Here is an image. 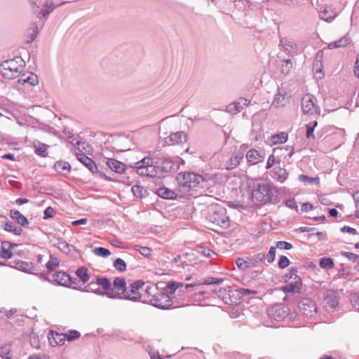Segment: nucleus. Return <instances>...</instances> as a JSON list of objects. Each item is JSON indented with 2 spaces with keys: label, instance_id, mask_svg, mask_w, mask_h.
<instances>
[{
  "label": "nucleus",
  "instance_id": "obj_61",
  "mask_svg": "<svg viewBox=\"0 0 359 359\" xmlns=\"http://www.w3.org/2000/svg\"><path fill=\"white\" fill-rule=\"evenodd\" d=\"M285 205L290 209H293V210L297 209V204L296 203V201L294 198H290V199L287 200L285 201Z\"/></svg>",
  "mask_w": 359,
  "mask_h": 359
},
{
  "label": "nucleus",
  "instance_id": "obj_1",
  "mask_svg": "<svg viewBox=\"0 0 359 359\" xmlns=\"http://www.w3.org/2000/svg\"><path fill=\"white\" fill-rule=\"evenodd\" d=\"M25 62L21 57L4 61L0 65V74L6 79H14L24 71Z\"/></svg>",
  "mask_w": 359,
  "mask_h": 359
},
{
  "label": "nucleus",
  "instance_id": "obj_16",
  "mask_svg": "<svg viewBox=\"0 0 359 359\" xmlns=\"http://www.w3.org/2000/svg\"><path fill=\"white\" fill-rule=\"evenodd\" d=\"M18 83L27 86H34L39 83V79L35 74L27 72L20 75Z\"/></svg>",
  "mask_w": 359,
  "mask_h": 359
},
{
  "label": "nucleus",
  "instance_id": "obj_19",
  "mask_svg": "<svg viewBox=\"0 0 359 359\" xmlns=\"http://www.w3.org/2000/svg\"><path fill=\"white\" fill-rule=\"evenodd\" d=\"M245 157L248 164L251 165H257L264 159V156L255 149L248 151Z\"/></svg>",
  "mask_w": 359,
  "mask_h": 359
},
{
  "label": "nucleus",
  "instance_id": "obj_26",
  "mask_svg": "<svg viewBox=\"0 0 359 359\" xmlns=\"http://www.w3.org/2000/svg\"><path fill=\"white\" fill-rule=\"evenodd\" d=\"M10 217L22 226H27L29 224L28 219L17 210H11Z\"/></svg>",
  "mask_w": 359,
  "mask_h": 359
},
{
  "label": "nucleus",
  "instance_id": "obj_24",
  "mask_svg": "<svg viewBox=\"0 0 359 359\" xmlns=\"http://www.w3.org/2000/svg\"><path fill=\"white\" fill-rule=\"evenodd\" d=\"M287 103V93L283 90L278 89L275 95L272 105L275 107H283Z\"/></svg>",
  "mask_w": 359,
  "mask_h": 359
},
{
  "label": "nucleus",
  "instance_id": "obj_37",
  "mask_svg": "<svg viewBox=\"0 0 359 359\" xmlns=\"http://www.w3.org/2000/svg\"><path fill=\"white\" fill-rule=\"evenodd\" d=\"M320 18L325 21H331L335 18V14L330 8H325L320 13Z\"/></svg>",
  "mask_w": 359,
  "mask_h": 359
},
{
  "label": "nucleus",
  "instance_id": "obj_8",
  "mask_svg": "<svg viewBox=\"0 0 359 359\" xmlns=\"http://www.w3.org/2000/svg\"><path fill=\"white\" fill-rule=\"evenodd\" d=\"M85 144L86 142H81L79 140L76 142L75 146L76 147V149L79 150V152L76 153V156L78 161H79L83 165L88 168L89 170H90L93 173L97 172L98 168L95 163L81 151V149H85Z\"/></svg>",
  "mask_w": 359,
  "mask_h": 359
},
{
  "label": "nucleus",
  "instance_id": "obj_30",
  "mask_svg": "<svg viewBox=\"0 0 359 359\" xmlns=\"http://www.w3.org/2000/svg\"><path fill=\"white\" fill-rule=\"evenodd\" d=\"M156 194L161 198L165 199H172L177 196L175 191L166 188L161 187L157 189Z\"/></svg>",
  "mask_w": 359,
  "mask_h": 359
},
{
  "label": "nucleus",
  "instance_id": "obj_5",
  "mask_svg": "<svg viewBox=\"0 0 359 359\" xmlns=\"http://www.w3.org/2000/svg\"><path fill=\"white\" fill-rule=\"evenodd\" d=\"M137 172L142 176L155 177L157 175V168L154 165L150 157H145L141 161L135 163Z\"/></svg>",
  "mask_w": 359,
  "mask_h": 359
},
{
  "label": "nucleus",
  "instance_id": "obj_17",
  "mask_svg": "<svg viewBox=\"0 0 359 359\" xmlns=\"http://www.w3.org/2000/svg\"><path fill=\"white\" fill-rule=\"evenodd\" d=\"M187 140V135L184 132L178 131L171 133L165 138V142L170 145H175L186 142Z\"/></svg>",
  "mask_w": 359,
  "mask_h": 359
},
{
  "label": "nucleus",
  "instance_id": "obj_35",
  "mask_svg": "<svg viewBox=\"0 0 359 359\" xmlns=\"http://www.w3.org/2000/svg\"><path fill=\"white\" fill-rule=\"evenodd\" d=\"M243 158V153L234 154L230 158V162H229V165L228 167V169H233V168L237 167L240 164V162Z\"/></svg>",
  "mask_w": 359,
  "mask_h": 359
},
{
  "label": "nucleus",
  "instance_id": "obj_44",
  "mask_svg": "<svg viewBox=\"0 0 359 359\" xmlns=\"http://www.w3.org/2000/svg\"><path fill=\"white\" fill-rule=\"evenodd\" d=\"M134 250L138 251L142 255L149 257L151 255V249L148 247H143L139 245L134 246Z\"/></svg>",
  "mask_w": 359,
  "mask_h": 359
},
{
  "label": "nucleus",
  "instance_id": "obj_39",
  "mask_svg": "<svg viewBox=\"0 0 359 359\" xmlns=\"http://www.w3.org/2000/svg\"><path fill=\"white\" fill-rule=\"evenodd\" d=\"M293 69V63L291 60L287 59L283 62L281 72L284 75H287Z\"/></svg>",
  "mask_w": 359,
  "mask_h": 359
},
{
  "label": "nucleus",
  "instance_id": "obj_36",
  "mask_svg": "<svg viewBox=\"0 0 359 359\" xmlns=\"http://www.w3.org/2000/svg\"><path fill=\"white\" fill-rule=\"evenodd\" d=\"M317 125H318V123L316 121L310 122L306 125V137L307 139L315 140L314 130H315V128L317 126Z\"/></svg>",
  "mask_w": 359,
  "mask_h": 359
},
{
  "label": "nucleus",
  "instance_id": "obj_48",
  "mask_svg": "<svg viewBox=\"0 0 359 359\" xmlns=\"http://www.w3.org/2000/svg\"><path fill=\"white\" fill-rule=\"evenodd\" d=\"M94 254L99 257H107L111 255V252L107 248L98 247L94 249Z\"/></svg>",
  "mask_w": 359,
  "mask_h": 359
},
{
  "label": "nucleus",
  "instance_id": "obj_2",
  "mask_svg": "<svg viewBox=\"0 0 359 359\" xmlns=\"http://www.w3.org/2000/svg\"><path fill=\"white\" fill-rule=\"evenodd\" d=\"M177 181L180 191L184 193L193 189L203 188L205 183L203 176L194 172H180L177 175Z\"/></svg>",
  "mask_w": 359,
  "mask_h": 359
},
{
  "label": "nucleus",
  "instance_id": "obj_31",
  "mask_svg": "<svg viewBox=\"0 0 359 359\" xmlns=\"http://www.w3.org/2000/svg\"><path fill=\"white\" fill-rule=\"evenodd\" d=\"M11 248L12 244L10 242H2L1 257L6 259H10L12 257Z\"/></svg>",
  "mask_w": 359,
  "mask_h": 359
},
{
  "label": "nucleus",
  "instance_id": "obj_52",
  "mask_svg": "<svg viewBox=\"0 0 359 359\" xmlns=\"http://www.w3.org/2000/svg\"><path fill=\"white\" fill-rule=\"evenodd\" d=\"M183 283L179 282H172L168 284L167 290L170 293H173L180 287H183Z\"/></svg>",
  "mask_w": 359,
  "mask_h": 359
},
{
  "label": "nucleus",
  "instance_id": "obj_9",
  "mask_svg": "<svg viewBox=\"0 0 359 359\" xmlns=\"http://www.w3.org/2000/svg\"><path fill=\"white\" fill-rule=\"evenodd\" d=\"M144 283L142 280H137L126 287V292L123 295V299L137 301L140 299L142 294L140 290L143 287Z\"/></svg>",
  "mask_w": 359,
  "mask_h": 359
},
{
  "label": "nucleus",
  "instance_id": "obj_50",
  "mask_svg": "<svg viewBox=\"0 0 359 359\" xmlns=\"http://www.w3.org/2000/svg\"><path fill=\"white\" fill-rule=\"evenodd\" d=\"M47 149L48 146L45 144H42L39 147L36 148L35 153L39 156L46 157L48 156Z\"/></svg>",
  "mask_w": 359,
  "mask_h": 359
},
{
  "label": "nucleus",
  "instance_id": "obj_60",
  "mask_svg": "<svg viewBox=\"0 0 359 359\" xmlns=\"http://www.w3.org/2000/svg\"><path fill=\"white\" fill-rule=\"evenodd\" d=\"M341 255L353 262H356L358 260V259L359 258V256H358L357 255H355L352 252H343L341 253Z\"/></svg>",
  "mask_w": 359,
  "mask_h": 359
},
{
  "label": "nucleus",
  "instance_id": "obj_7",
  "mask_svg": "<svg viewBox=\"0 0 359 359\" xmlns=\"http://www.w3.org/2000/svg\"><path fill=\"white\" fill-rule=\"evenodd\" d=\"M316 98L306 94L302 98V109L304 114L320 116V109L316 105Z\"/></svg>",
  "mask_w": 359,
  "mask_h": 359
},
{
  "label": "nucleus",
  "instance_id": "obj_46",
  "mask_svg": "<svg viewBox=\"0 0 359 359\" xmlns=\"http://www.w3.org/2000/svg\"><path fill=\"white\" fill-rule=\"evenodd\" d=\"M0 356L2 359H11V348L9 346H4L0 348Z\"/></svg>",
  "mask_w": 359,
  "mask_h": 359
},
{
  "label": "nucleus",
  "instance_id": "obj_57",
  "mask_svg": "<svg viewBox=\"0 0 359 359\" xmlns=\"http://www.w3.org/2000/svg\"><path fill=\"white\" fill-rule=\"evenodd\" d=\"M297 271L295 269H292L289 273H287L283 276L285 282H287L292 279L294 280V278L295 277V276H298L297 274Z\"/></svg>",
  "mask_w": 359,
  "mask_h": 359
},
{
  "label": "nucleus",
  "instance_id": "obj_22",
  "mask_svg": "<svg viewBox=\"0 0 359 359\" xmlns=\"http://www.w3.org/2000/svg\"><path fill=\"white\" fill-rule=\"evenodd\" d=\"M48 341L50 344L54 346H62L65 342V334L57 333L54 331H50L48 334Z\"/></svg>",
  "mask_w": 359,
  "mask_h": 359
},
{
  "label": "nucleus",
  "instance_id": "obj_47",
  "mask_svg": "<svg viewBox=\"0 0 359 359\" xmlns=\"http://www.w3.org/2000/svg\"><path fill=\"white\" fill-rule=\"evenodd\" d=\"M65 339L69 341H74L79 339L81 337L79 332L76 330H68L65 334Z\"/></svg>",
  "mask_w": 359,
  "mask_h": 359
},
{
  "label": "nucleus",
  "instance_id": "obj_23",
  "mask_svg": "<svg viewBox=\"0 0 359 359\" xmlns=\"http://www.w3.org/2000/svg\"><path fill=\"white\" fill-rule=\"evenodd\" d=\"M325 307L331 309H335L339 305V296L336 292H328L325 297Z\"/></svg>",
  "mask_w": 359,
  "mask_h": 359
},
{
  "label": "nucleus",
  "instance_id": "obj_45",
  "mask_svg": "<svg viewBox=\"0 0 359 359\" xmlns=\"http://www.w3.org/2000/svg\"><path fill=\"white\" fill-rule=\"evenodd\" d=\"M131 190L135 196L140 198H142L146 194V190L140 185H134Z\"/></svg>",
  "mask_w": 359,
  "mask_h": 359
},
{
  "label": "nucleus",
  "instance_id": "obj_6",
  "mask_svg": "<svg viewBox=\"0 0 359 359\" xmlns=\"http://www.w3.org/2000/svg\"><path fill=\"white\" fill-rule=\"evenodd\" d=\"M167 292L168 291L166 292L157 291L151 298L144 301H147L154 306L161 309H170L172 305V301Z\"/></svg>",
  "mask_w": 359,
  "mask_h": 359
},
{
  "label": "nucleus",
  "instance_id": "obj_54",
  "mask_svg": "<svg viewBox=\"0 0 359 359\" xmlns=\"http://www.w3.org/2000/svg\"><path fill=\"white\" fill-rule=\"evenodd\" d=\"M290 264L289 259L285 256H281L278 261V266L280 269H285Z\"/></svg>",
  "mask_w": 359,
  "mask_h": 359
},
{
  "label": "nucleus",
  "instance_id": "obj_43",
  "mask_svg": "<svg viewBox=\"0 0 359 359\" xmlns=\"http://www.w3.org/2000/svg\"><path fill=\"white\" fill-rule=\"evenodd\" d=\"M58 264H59L58 259L53 255H50V259L46 263V266L48 271H52L55 269V268L58 266Z\"/></svg>",
  "mask_w": 359,
  "mask_h": 359
},
{
  "label": "nucleus",
  "instance_id": "obj_51",
  "mask_svg": "<svg viewBox=\"0 0 359 359\" xmlns=\"http://www.w3.org/2000/svg\"><path fill=\"white\" fill-rule=\"evenodd\" d=\"M222 283H223V279L222 278H215V277H208V278H205L203 280V284H205V285H212V284L219 285Z\"/></svg>",
  "mask_w": 359,
  "mask_h": 359
},
{
  "label": "nucleus",
  "instance_id": "obj_28",
  "mask_svg": "<svg viewBox=\"0 0 359 359\" xmlns=\"http://www.w3.org/2000/svg\"><path fill=\"white\" fill-rule=\"evenodd\" d=\"M285 51H287L288 53H294L297 50V45L289 39L282 38L280 40L279 44Z\"/></svg>",
  "mask_w": 359,
  "mask_h": 359
},
{
  "label": "nucleus",
  "instance_id": "obj_13",
  "mask_svg": "<svg viewBox=\"0 0 359 359\" xmlns=\"http://www.w3.org/2000/svg\"><path fill=\"white\" fill-rule=\"evenodd\" d=\"M113 296L111 299H123V295L126 290V282L124 278L116 277L111 285Z\"/></svg>",
  "mask_w": 359,
  "mask_h": 359
},
{
  "label": "nucleus",
  "instance_id": "obj_3",
  "mask_svg": "<svg viewBox=\"0 0 359 359\" xmlns=\"http://www.w3.org/2000/svg\"><path fill=\"white\" fill-rule=\"evenodd\" d=\"M278 194V189L276 187L269 184H258L253 189L252 196L256 202L266 204L271 203Z\"/></svg>",
  "mask_w": 359,
  "mask_h": 359
},
{
  "label": "nucleus",
  "instance_id": "obj_10",
  "mask_svg": "<svg viewBox=\"0 0 359 359\" xmlns=\"http://www.w3.org/2000/svg\"><path fill=\"white\" fill-rule=\"evenodd\" d=\"M299 309L301 313L307 318H312L317 313L315 302L309 298H304L299 302Z\"/></svg>",
  "mask_w": 359,
  "mask_h": 359
},
{
  "label": "nucleus",
  "instance_id": "obj_59",
  "mask_svg": "<svg viewBox=\"0 0 359 359\" xmlns=\"http://www.w3.org/2000/svg\"><path fill=\"white\" fill-rule=\"evenodd\" d=\"M199 252L206 257H211L212 255H215L210 249L204 247L200 248Z\"/></svg>",
  "mask_w": 359,
  "mask_h": 359
},
{
  "label": "nucleus",
  "instance_id": "obj_56",
  "mask_svg": "<svg viewBox=\"0 0 359 359\" xmlns=\"http://www.w3.org/2000/svg\"><path fill=\"white\" fill-rule=\"evenodd\" d=\"M276 247L271 246L269 248V253L266 257L268 262L271 263L274 261L275 256H276Z\"/></svg>",
  "mask_w": 359,
  "mask_h": 359
},
{
  "label": "nucleus",
  "instance_id": "obj_40",
  "mask_svg": "<svg viewBox=\"0 0 359 359\" xmlns=\"http://www.w3.org/2000/svg\"><path fill=\"white\" fill-rule=\"evenodd\" d=\"M320 266L322 269H332L334 266L333 259L330 257H323L320 260Z\"/></svg>",
  "mask_w": 359,
  "mask_h": 359
},
{
  "label": "nucleus",
  "instance_id": "obj_27",
  "mask_svg": "<svg viewBox=\"0 0 359 359\" xmlns=\"http://www.w3.org/2000/svg\"><path fill=\"white\" fill-rule=\"evenodd\" d=\"M351 43V39L348 35L344 36L340 39L331 42L328 44L327 47L329 49H334L338 48H344L348 46Z\"/></svg>",
  "mask_w": 359,
  "mask_h": 359
},
{
  "label": "nucleus",
  "instance_id": "obj_14",
  "mask_svg": "<svg viewBox=\"0 0 359 359\" xmlns=\"http://www.w3.org/2000/svg\"><path fill=\"white\" fill-rule=\"evenodd\" d=\"M54 281L59 285L64 287H72L76 288L75 286H72L75 281L73 278L67 273L63 271H58L53 275Z\"/></svg>",
  "mask_w": 359,
  "mask_h": 359
},
{
  "label": "nucleus",
  "instance_id": "obj_49",
  "mask_svg": "<svg viewBox=\"0 0 359 359\" xmlns=\"http://www.w3.org/2000/svg\"><path fill=\"white\" fill-rule=\"evenodd\" d=\"M236 263L237 266L239 269H243V270L248 269V268H250L252 266L250 264V262L249 261L245 260L242 258H238L236 261Z\"/></svg>",
  "mask_w": 359,
  "mask_h": 359
},
{
  "label": "nucleus",
  "instance_id": "obj_55",
  "mask_svg": "<svg viewBox=\"0 0 359 359\" xmlns=\"http://www.w3.org/2000/svg\"><path fill=\"white\" fill-rule=\"evenodd\" d=\"M276 247L279 249L290 250L292 248V245L286 241H278Z\"/></svg>",
  "mask_w": 359,
  "mask_h": 359
},
{
  "label": "nucleus",
  "instance_id": "obj_62",
  "mask_svg": "<svg viewBox=\"0 0 359 359\" xmlns=\"http://www.w3.org/2000/svg\"><path fill=\"white\" fill-rule=\"evenodd\" d=\"M351 302L354 308L359 310V297L354 294L351 297Z\"/></svg>",
  "mask_w": 359,
  "mask_h": 359
},
{
  "label": "nucleus",
  "instance_id": "obj_34",
  "mask_svg": "<svg viewBox=\"0 0 359 359\" xmlns=\"http://www.w3.org/2000/svg\"><path fill=\"white\" fill-rule=\"evenodd\" d=\"M76 274L83 282V283H86L90 279V276L88 273V269L86 267L78 268L76 271Z\"/></svg>",
  "mask_w": 359,
  "mask_h": 359
},
{
  "label": "nucleus",
  "instance_id": "obj_58",
  "mask_svg": "<svg viewBox=\"0 0 359 359\" xmlns=\"http://www.w3.org/2000/svg\"><path fill=\"white\" fill-rule=\"evenodd\" d=\"M54 214H55V210L52 207L49 206V207L46 208L44 211L43 219H47L51 218L53 217Z\"/></svg>",
  "mask_w": 359,
  "mask_h": 359
},
{
  "label": "nucleus",
  "instance_id": "obj_33",
  "mask_svg": "<svg viewBox=\"0 0 359 359\" xmlns=\"http://www.w3.org/2000/svg\"><path fill=\"white\" fill-rule=\"evenodd\" d=\"M57 172L60 173L69 172L70 170V165L66 161H57L54 165Z\"/></svg>",
  "mask_w": 359,
  "mask_h": 359
},
{
  "label": "nucleus",
  "instance_id": "obj_64",
  "mask_svg": "<svg viewBox=\"0 0 359 359\" xmlns=\"http://www.w3.org/2000/svg\"><path fill=\"white\" fill-rule=\"evenodd\" d=\"M265 258V255L264 253H258L254 255L252 258V261L256 263L262 262Z\"/></svg>",
  "mask_w": 359,
  "mask_h": 359
},
{
  "label": "nucleus",
  "instance_id": "obj_38",
  "mask_svg": "<svg viewBox=\"0 0 359 359\" xmlns=\"http://www.w3.org/2000/svg\"><path fill=\"white\" fill-rule=\"evenodd\" d=\"M55 8L54 3L52 1H46L43 8L41 10L40 14L43 17L48 16Z\"/></svg>",
  "mask_w": 359,
  "mask_h": 359
},
{
  "label": "nucleus",
  "instance_id": "obj_42",
  "mask_svg": "<svg viewBox=\"0 0 359 359\" xmlns=\"http://www.w3.org/2000/svg\"><path fill=\"white\" fill-rule=\"evenodd\" d=\"M114 267L120 272H123L126 271V263L125 261L121 258H117L114 260L113 263Z\"/></svg>",
  "mask_w": 359,
  "mask_h": 359
},
{
  "label": "nucleus",
  "instance_id": "obj_21",
  "mask_svg": "<svg viewBox=\"0 0 359 359\" xmlns=\"http://www.w3.org/2000/svg\"><path fill=\"white\" fill-rule=\"evenodd\" d=\"M271 176L275 181L283 183L288 177V173L286 169L280 166H276L271 171Z\"/></svg>",
  "mask_w": 359,
  "mask_h": 359
},
{
  "label": "nucleus",
  "instance_id": "obj_29",
  "mask_svg": "<svg viewBox=\"0 0 359 359\" xmlns=\"http://www.w3.org/2000/svg\"><path fill=\"white\" fill-rule=\"evenodd\" d=\"M4 229L5 231L12 232L16 236H20L22 233V229L16 226L12 222L6 220L4 222Z\"/></svg>",
  "mask_w": 359,
  "mask_h": 359
},
{
  "label": "nucleus",
  "instance_id": "obj_63",
  "mask_svg": "<svg viewBox=\"0 0 359 359\" xmlns=\"http://www.w3.org/2000/svg\"><path fill=\"white\" fill-rule=\"evenodd\" d=\"M157 291H158L157 288L151 286H147V288L145 289L146 294L147 295L149 299L151 298L152 295L155 294Z\"/></svg>",
  "mask_w": 359,
  "mask_h": 359
},
{
  "label": "nucleus",
  "instance_id": "obj_20",
  "mask_svg": "<svg viewBox=\"0 0 359 359\" xmlns=\"http://www.w3.org/2000/svg\"><path fill=\"white\" fill-rule=\"evenodd\" d=\"M14 264L13 267L15 269L25 273H35V271H36V268L34 263L30 262L18 260L14 262Z\"/></svg>",
  "mask_w": 359,
  "mask_h": 359
},
{
  "label": "nucleus",
  "instance_id": "obj_4",
  "mask_svg": "<svg viewBox=\"0 0 359 359\" xmlns=\"http://www.w3.org/2000/svg\"><path fill=\"white\" fill-rule=\"evenodd\" d=\"M82 291L92 292L97 295L107 296L109 298L110 296H113L111 283L108 278L104 277H97L95 282L89 283Z\"/></svg>",
  "mask_w": 359,
  "mask_h": 359
},
{
  "label": "nucleus",
  "instance_id": "obj_53",
  "mask_svg": "<svg viewBox=\"0 0 359 359\" xmlns=\"http://www.w3.org/2000/svg\"><path fill=\"white\" fill-rule=\"evenodd\" d=\"M353 198L355 201V208H356L355 216L357 218H359V191H357L353 193Z\"/></svg>",
  "mask_w": 359,
  "mask_h": 359
},
{
  "label": "nucleus",
  "instance_id": "obj_41",
  "mask_svg": "<svg viewBox=\"0 0 359 359\" xmlns=\"http://www.w3.org/2000/svg\"><path fill=\"white\" fill-rule=\"evenodd\" d=\"M57 248L64 253H69L74 248L72 245L67 243L65 241H60L57 243Z\"/></svg>",
  "mask_w": 359,
  "mask_h": 359
},
{
  "label": "nucleus",
  "instance_id": "obj_12",
  "mask_svg": "<svg viewBox=\"0 0 359 359\" xmlns=\"http://www.w3.org/2000/svg\"><path fill=\"white\" fill-rule=\"evenodd\" d=\"M289 308L283 304H279L272 306L268 309V314L276 320H284L289 314Z\"/></svg>",
  "mask_w": 359,
  "mask_h": 359
},
{
  "label": "nucleus",
  "instance_id": "obj_25",
  "mask_svg": "<svg viewBox=\"0 0 359 359\" xmlns=\"http://www.w3.org/2000/svg\"><path fill=\"white\" fill-rule=\"evenodd\" d=\"M106 163L111 170L117 173H122L126 170V165L116 159L108 158Z\"/></svg>",
  "mask_w": 359,
  "mask_h": 359
},
{
  "label": "nucleus",
  "instance_id": "obj_18",
  "mask_svg": "<svg viewBox=\"0 0 359 359\" xmlns=\"http://www.w3.org/2000/svg\"><path fill=\"white\" fill-rule=\"evenodd\" d=\"M302 280L299 276H295L294 281L287 283L281 287V290L284 292L296 293L299 292L302 287Z\"/></svg>",
  "mask_w": 359,
  "mask_h": 359
},
{
  "label": "nucleus",
  "instance_id": "obj_32",
  "mask_svg": "<svg viewBox=\"0 0 359 359\" xmlns=\"http://www.w3.org/2000/svg\"><path fill=\"white\" fill-rule=\"evenodd\" d=\"M288 139V135L285 132H281L271 137V142L273 144L285 143Z\"/></svg>",
  "mask_w": 359,
  "mask_h": 359
},
{
  "label": "nucleus",
  "instance_id": "obj_11",
  "mask_svg": "<svg viewBox=\"0 0 359 359\" xmlns=\"http://www.w3.org/2000/svg\"><path fill=\"white\" fill-rule=\"evenodd\" d=\"M210 219L214 224L222 228L229 226V219L226 215V209L224 208H218L214 210L210 215Z\"/></svg>",
  "mask_w": 359,
  "mask_h": 359
},
{
  "label": "nucleus",
  "instance_id": "obj_15",
  "mask_svg": "<svg viewBox=\"0 0 359 359\" xmlns=\"http://www.w3.org/2000/svg\"><path fill=\"white\" fill-rule=\"evenodd\" d=\"M250 104V100L239 97L227 106L226 111L231 114H236L241 112L244 107L248 106Z\"/></svg>",
  "mask_w": 359,
  "mask_h": 359
}]
</instances>
